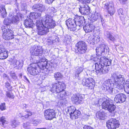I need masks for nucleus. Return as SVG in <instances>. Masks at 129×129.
Returning a JSON list of instances; mask_svg holds the SVG:
<instances>
[{"label": "nucleus", "mask_w": 129, "mask_h": 129, "mask_svg": "<svg viewBox=\"0 0 129 129\" xmlns=\"http://www.w3.org/2000/svg\"><path fill=\"white\" fill-rule=\"evenodd\" d=\"M32 9L35 11L41 12L45 11L46 10L45 6L41 4H35L32 7Z\"/></svg>", "instance_id": "obj_17"}, {"label": "nucleus", "mask_w": 129, "mask_h": 129, "mask_svg": "<svg viewBox=\"0 0 129 129\" xmlns=\"http://www.w3.org/2000/svg\"><path fill=\"white\" fill-rule=\"evenodd\" d=\"M71 36L69 35H66L65 36L64 39L63 40V42L68 44H69L71 40Z\"/></svg>", "instance_id": "obj_34"}, {"label": "nucleus", "mask_w": 129, "mask_h": 129, "mask_svg": "<svg viewBox=\"0 0 129 129\" xmlns=\"http://www.w3.org/2000/svg\"><path fill=\"white\" fill-rule=\"evenodd\" d=\"M100 60L99 62L95 63L93 65L95 68L97 74L99 76L107 73L109 70L107 66H110L111 64V60L105 56L101 57Z\"/></svg>", "instance_id": "obj_3"}, {"label": "nucleus", "mask_w": 129, "mask_h": 129, "mask_svg": "<svg viewBox=\"0 0 129 129\" xmlns=\"http://www.w3.org/2000/svg\"><path fill=\"white\" fill-rule=\"evenodd\" d=\"M54 0H45V2L49 4H51Z\"/></svg>", "instance_id": "obj_56"}, {"label": "nucleus", "mask_w": 129, "mask_h": 129, "mask_svg": "<svg viewBox=\"0 0 129 129\" xmlns=\"http://www.w3.org/2000/svg\"><path fill=\"white\" fill-rule=\"evenodd\" d=\"M106 125L108 129H116L119 127L120 124L119 121L112 118L107 121Z\"/></svg>", "instance_id": "obj_12"}, {"label": "nucleus", "mask_w": 129, "mask_h": 129, "mask_svg": "<svg viewBox=\"0 0 129 129\" xmlns=\"http://www.w3.org/2000/svg\"><path fill=\"white\" fill-rule=\"evenodd\" d=\"M96 116L100 119L104 120L106 118V113L103 111L99 112L96 113Z\"/></svg>", "instance_id": "obj_25"}, {"label": "nucleus", "mask_w": 129, "mask_h": 129, "mask_svg": "<svg viewBox=\"0 0 129 129\" xmlns=\"http://www.w3.org/2000/svg\"><path fill=\"white\" fill-rule=\"evenodd\" d=\"M51 40L50 39V41L48 42H49L50 43V44H52L54 43L55 42L58 41V38L57 37L55 36H53L51 37Z\"/></svg>", "instance_id": "obj_39"}, {"label": "nucleus", "mask_w": 129, "mask_h": 129, "mask_svg": "<svg viewBox=\"0 0 129 129\" xmlns=\"http://www.w3.org/2000/svg\"><path fill=\"white\" fill-rule=\"evenodd\" d=\"M5 26H4L5 28L10 29V24L12 23L11 17L9 18H6L4 22Z\"/></svg>", "instance_id": "obj_30"}, {"label": "nucleus", "mask_w": 129, "mask_h": 129, "mask_svg": "<svg viewBox=\"0 0 129 129\" xmlns=\"http://www.w3.org/2000/svg\"><path fill=\"white\" fill-rule=\"evenodd\" d=\"M102 8L108 10V13L111 15H113L115 11L112 2L106 3L105 1L102 3Z\"/></svg>", "instance_id": "obj_10"}, {"label": "nucleus", "mask_w": 129, "mask_h": 129, "mask_svg": "<svg viewBox=\"0 0 129 129\" xmlns=\"http://www.w3.org/2000/svg\"><path fill=\"white\" fill-rule=\"evenodd\" d=\"M59 112L58 109H48L44 112L45 117L46 120H51L56 117V115Z\"/></svg>", "instance_id": "obj_9"}, {"label": "nucleus", "mask_w": 129, "mask_h": 129, "mask_svg": "<svg viewBox=\"0 0 129 129\" xmlns=\"http://www.w3.org/2000/svg\"><path fill=\"white\" fill-rule=\"evenodd\" d=\"M43 49L40 46H34L30 49V52L31 54L33 55L38 56L40 58V60L42 58H45L42 56Z\"/></svg>", "instance_id": "obj_8"}, {"label": "nucleus", "mask_w": 129, "mask_h": 129, "mask_svg": "<svg viewBox=\"0 0 129 129\" xmlns=\"http://www.w3.org/2000/svg\"><path fill=\"white\" fill-rule=\"evenodd\" d=\"M110 104V101L109 100H106L104 102L103 104H102L103 108L107 109L108 107V106Z\"/></svg>", "instance_id": "obj_33"}, {"label": "nucleus", "mask_w": 129, "mask_h": 129, "mask_svg": "<svg viewBox=\"0 0 129 129\" xmlns=\"http://www.w3.org/2000/svg\"><path fill=\"white\" fill-rule=\"evenodd\" d=\"M82 83L84 86L87 87L88 89H93L95 86L94 80L91 78L83 79Z\"/></svg>", "instance_id": "obj_14"}, {"label": "nucleus", "mask_w": 129, "mask_h": 129, "mask_svg": "<svg viewBox=\"0 0 129 129\" xmlns=\"http://www.w3.org/2000/svg\"><path fill=\"white\" fill-rule=\"evenodd\" d=\"M94 42L95 41L97 43L100 41V37L98 36H94Z\"/></svg>", "instance_id": "obj_54"}, {"label": "nucleus", "mask_w": 129, "mask_h": 129, "mask_svg": "<svg viewBox=\"0 0 129 129\" xmlns=\"http://www.w3.org/2000/svg\"><path fill=\"white\" fill-rule=\"evenodd\" d=\"M66 22L69 30L74 31L77 29V26L76 24V21L74 19H69L67 20Z\"/></svg>", "instance_id": "obj_15"}, {"label": "nucleus", "mask_w": 129, "mask_h": 129, "mask_svg": "<svg viewBox=\"0 0 129 129\" xmlns=\"http://www.w3.org/2000/svg\"><path fill=\"white\" fill-rule=\"evenodd\" d=\"M73 101L75 103L78 104L81 103L83 100V98L81 95L79 94H74L72 97Z\"/></svg>", "instance_id": "obj_20"}, {"label": "nucleus", "mask_w": 129, "mask_h": 129, "mask_svg": "<svg viewBox=\"0 0 129 129\" xmlns=\"http://www.w3.org/2000/svg\"><path fill=\"white\" fill-rule=\"evenodd\" d=\"M14 66L16 68V69H20L23 65V61L22 60H19L18 61L16 60Z\"/></svg>", "instance_id": "obj_28"}, {"label": "nucleus", "mask_w": 129, "mask_h": 129, "mask_svg": "<svg viewBox=\"0 0 129 129\" xmlns=\"http://www.w3.org/2000/svg\"><path fill=\"white\" fill-rule=\"evenodd\" d=\"M118 12L119 15L121 14V16H122V15H123L122 9L120 8L118 10Z\"/></svg>", "instance_id": "obj_55"}, {"label": "nucleus", "mask_w": 129, "mask_h": 129, "mask_svg": "<svg viewBox=\"0 0 129 129\" xmlns=\"http://www.w3.org/2000/svg\"><path fill=\"white\" fill-rule=\"evenodd\" d=\"M49 65L46 59L45 58H42L38 64L34 63L31 64L27 68L28 73L33 75H38L41 76V73L40 72V69L44 70L46 68L48 69Z\"/></svg>", "instance_id": "obj_2"}, {"label": "nucleus", "mask_w": 129, "mask_h": 129, "mask_svg": "<svg viewBox=\"0 0 129 129\" xmlns=\"http://www.w3.org/2000/svg\"><path fill=\"white\" fill-rule=\"evenodd\" d=\"M100 17H101V15L100 13L96 11H95L93 14H92L91 20L94 22L97 20Z\"/></svg>", "instance_id": "obj_29"}, {"label": "nucleus", "mask_w": 129, "mask_h": 129, "mask_svg": "<svg viewBox=\"0 0 129 129\" xmlns=\"http://www.w3.org/2000/svg\"><path fill=\"white\" fill-rule=\"evenodd\" d=\"M79 1L83 4H85L87 3H89L91 0H77Z\"/></svg>", "instance_id": "obj_47"}, {"label": "nucleus", "mask_w": 129, "mask_h": 129, "mask_svg": "<svg viewBox=\"0 0 129 129\" xmlns=\"http://www.w3.org/2000/svg\"><path fill=\"white\" fill-rule=\"evenodd\" d=\"M120 3L123 4L124 3V2L126 1L127 0H119Z\"/></svg>", "instance_id": "obj_62"}, {"label": "nucleus", "mask_w": 129, "mask_h": 129, "mask_svg": "<svg viewBox=\"0 0 129 129\" xmlns=\"http://www.w3.org/2000/svg\"><path fill=\"white\" fill-rule=\"evenodd\" d=\"M108 39L110 40L111 41H114L115 40L114 37L111 34L109 37L107 38Z\"/></svg>", "instance_id": "obj_52"}, {"label": "nucleus", "mask_w": 129, "mask_h": 129, "mask_svg": "<svg viewBox=\"0 0 129 129\" xmlns=\"http://www.w3.org/2000/svg\"><path fill=\"white\" fill-rule=\"evenodd\" d=\"M0 121L2 123V124L3 126L6 121L5 117L3 116L1 117L0 118Z\"/></svg>", "instance_id": "obj_51"}, {"label": "nucleus", "mask_w": 129, "mask_h": 129, "mask_svg": "<svg viewBox=\"0 0 129 129\" xmlns=\"http://www.w3.org/2000/svg\"><path fill=\"white\" fill-rule=\"evenodd\" d=\"M41 121L39 119L33 120L31 121V122L35 126H37L38 124L41 123Z\"/></svg>", "instance_id": "obj_42"}, {"label": "nucleus", "mask_w": 129, "mask_h": 129, "mask_svg": "<svg viewBox=\"0 0 129 129\" xmlns=\"http://www.w3.org/2000/svg\"><path fill=\"white\" fill-rule=\"evenodd\" d=\"M11 20L13 24L17 23L19 21V18L18 16H15L11 17Z\"/></svg>", "instance_id": "obj_36"}, {"label": "nucleus", "mask_w": 129, "mask_h": 129, "mask_svg": "<svg viewBox=\"0 0 129 129\" xmlns=\"http://www.w3.org/2000/svg\"><path fill=\"white\" fill-rule=\"evenodd\" d=\"M98 59V58L97 57H94V58L93 56H91V57L90 59L91 60L94 61H95L96 60H97Z\"/></svg>", "instance_id": "obj_60"}, {"label": "nucleus", "mask_w": 129, "mask_h": 129, "mask_svg": "<svg viewBox=\"0 0 129 129\" xmlns=\"http://www.w3.org/2000/svg\"><path fill=\"white\" fill-rule=\"evenodd\" d=\"M121 19L122 21L123 24L124 25L128 24L129 22V17L127 16H125L122 15L120 16Z\"/></svg>", "instance_id": "obj_27"}, {"label": "nucleus", "mask_w": 129, "mask_h": 129, "mask_svg": "<svg viewBox=\"0 0 129 129\" xmlns=\"http://www.w3.org/2000/svg\"><path fill=\"white\" fill-rule=\"evenodd\" d=\"M104 101V99H100L98 101V104L100 106L101 105H102V104H103V103Z\"/></svg>", "instance_id": "obj_53"}, {"label": "nucleus", "mask_w": 129, "mask_h": 129, "mask_svg": "<svg viewBox=\"0 0 129 129\" xmlns=\"http://www.w3.org/2000/svg\"><path fill=\"white\" fill-rule=\"evenodd\" d=\"M116 106L113 104H111L108 106V107L107 108V110L109 112H112L115 110Z\"/></svg>", "instance_id": "obj_37"}, {"label": "nucleus", "mask_w": 129, "mask_h": 129, "mask_svg": "<svg viewBox=\"0 0 129 129\" xmlns=\"http://www.w3.org/2000/svg\"><path fill=\"white\" fill-rule=\"evenodd\" d=\"M79 12L81 13L84 15H88L89 13V8L87 5L80 7L79 9Z\"/></svg>", "instance_id": "obj_19"}, {"label": "nucleus", "mask_w": 129, "mask_h": 129, "mask_svg": "<svg viewBox=\"0 0 129 129\" xmlns=\"http://www.w3.org/2000/svg\"><path fill=\"white\" fill-rule=\"evenodd\" d=\"M47 128H37V129H46Z\"/></svg>", "instance_id": "obj_63"}, {"label": "nucleus", "mask_w": 129, "mask_h": 129, "mask_svg": "<svg viewBox=\"0 0 129 129\" xmlns=\"http://www.w3.org/2000/svg\"><path fill=\"white\" fill-rule=\"evenodd\" d=\"M77 48L75 52L78 54H83L85 53L87 49L86 43L84 41H80L76 44Z\"/></svg>", "instance_id": "obj_7"}, {"label": "nucleus", "mask_w": 129, "mask_h": 129, "mask_svg": "<svg viewBox=\"0 0 129 129\" xmlns=\"http://www.w3.org/2000/svg\"><path fill=\"white\" fill-rule=\"evenodd\" d=\"M125 87H129V79L127 80L125 82Z\"/></svg>", "instance_id": "obj_59"}, {"label": "nucleus", "mask_w": 129, "mask_h": 129, "mask_svg": "<svg viewBox=\"0 0 129 129\" xmlns=\"http://www.w3.org/2000/svg\"><path fill=\"white\" fill-rule=\"evenodd\" d=\"M10 84L8 82H7L6 83V87L8 88V87H10Z\"/></svg>", "instance_id": "obj_61"}, {"label": "nucleus", "mask_w": 129, "mask_h": 129, "mask_svg": "<svg viewBox=\"0 0 129 129\" xmlns=\"http://www.w3.org/2000/svg\"><path fill=\"white\" fill-rule=\"evenodd\" d=\"M76 21V24L77 27H81L83 26L85 24V21L83 17H79L77 19H74Z\"/></svg>", "instance_id": "obj_22"}, {"label": "nucleus", "mask_w": 129, "mask_h": 129, "mask_svg": "<svg viewBox=\"0 0 129 129\" xmlns=\"http://www.w3.org/2000/svg\"><path fill=\"white\" fill-rule=\"evenodd\" d=\"M41 14L40 13L38 12H31L29 14V17L30 18L33 19H39L41 16Z\"/></svg>", "instance_id": "obj_24"}, {"label": "nucleus", "mask_w": 129, "mask_h": 129, "mask_svg": "<svg viewBox=\"0 0 129 129\" xmlns=\"http://www.w3.org/2000/svg\"><path fill=\"white\" fill-rule=\"evenodd\" d=\"M6 107L5 103L2 104L1 105H0V109L2 111L5 110L6 109Z\"/></svg>", "instance_id": "obj_49"}, {"label": "nucleus", "mask_w": 129, "mask_h": 129, "mask_svg": "<svg viewBox=\"0 0 129 129\" xmlns=\"http://www.w3.org/2000/svg\"><path fill=\"white\" fill-rule=\"evenodd\" d=\"M81 112L78 110H75L73 113L71 114L70 117L72 119H76L78 118L80 115Z\"/></svg>", "instance_id": "obj_26"}, {"label": "nucleus", "mask_w": 129, "mask_h": 129, "mask_svg": "<svg viewBox=\"0 0 129 129\" xmlns=\"http://www.w3.org/2000/svg\"><path fill=\"white\" fill-rule=\"evenodd\" d=\"M126 99V95L123 93H120L116 95L114 99L115 102L121 103L125 102Z\"/></svg>", "instance_id": "obj_16"}, {"label": "nucleus", "mask_w": 129, "mask_h": 129, "mask_svg": "<svg viewBox=\"0 0 129 129\" xmlns=\"http://www.w3.org/2000/svg\"><path fill=\"white\" fill-rule=\"evenodd\" d=\"M111 34L110 32L109 31H105L104 33L105 37L107 39Z\"/></svg>", "instance_id": "obj_48"}, {"label": "nucleus", "mask_w": 129, "mask_h": 129, "mask_svg": "<svg viewBox=\"0 0 129 129\" xmlns=\"http://www.w3.org/2000/svg\"><path fill=\"white\" fill-rule=\"evenodd\" d=\"M54 77L55 80H60L62 79L63 75L59 72H57L54 74Z\"/></svg>", "instance_id": "obj_32"}, {"label": "nucleus", "mask_w": 129, "mask_h": 129, "mask_svg": "<svg viewBox=\"0 0 129 129\" xmlns=\"http://www.w3.org/2000/svg\"><path fill=\"white\" fill-rule=\"evenodd\" d=\"M83 129H93L92 127L89 126L85 125L83 127Z\"/></svg>", "instance_id": "obj_57"}, {"label": "nucleus", "mask_w": 129, "mask_h": 129, "mask_svg": "<svg viewBox=\"0 0 129 129\" xmlns=\"http://www.w3.org/2000/svg\"><path fill=\"white\" fill-rule=\"evenodd\" d=\"M94 37L92 34L88 35V38L87 40L88 43L92 45L94 44Z\"/></svg>", "instance_id": "obj_31"}, {"label": "nucleus", "mask_w": 129, "mask_h": 129, "mask_svg": "<svg viewBox=\"0 0 129 129\" xmlns=\"http://www.w3.org/2000/svg\"><path fill=\"white\" fill-rule=\"evenodd\" d=\"M2 12V16L3 18H4L6 16L7 13L4 8L0 7V13Z\"/></svg>", "instance_id": "obj_40"}, {"label": "nucleus", "mask_w": 129, "mask_h": 129, "mask_svg": "<svg viewBox=\"0 0 129 129\" xmlns=\"http://www.w3.org/2000/svg\"><path fill=\"white\" fill-rule=\"evenodd\" d=\"M8 53L3 46L0 47V59H4L8 57Z\"/></svg>", "instance_id": "obj_18"}, {"label": "nucleus", "mask_w": 129, "mask_h": 129, "mask_svg": "<svg viewBox=\"0 0 129 129\" xmlns=\"http://www.w3.org/2000/svg\"><path fill=\"white\" fill-rule=\"evenodd\" d=\"M95 27L94 24H89L83 27V29L86 33L92 31Z\"/></svg>", "instance_id": "obj_23"}, {"label": "nucleus", "mask_w": 129, "mask_h": 129, "mask_svg": "<svg viewBox=\"0 0 129 129\" xmlns=\"http://www.w3.org/2000/svg\"><path fill=\"white\" fill-rule=\"evenodd\" d=\"M112 76L114 80V83L111 79H109L105 81L101 86L103 91L111 94L113 93L114 85L116 88L121 89L123 87V84L125 83L124 76L117 72H114L112 75Z\"/></svg>", "instance_id": "obj_1"}, {"label": "nucleus", "mask_w": 129, "mask_h": 129, "mask_svg": "<svg viewBox=\"0 0 129 129\" xmlns=\"http://www.w3.org/2000/svg\"><path fill=\"white\" fill-rule=\"evenodd\" d=\"M6 95L10 99H14L15 97L13 93L8 91L6 92Z\"/></svg>", "instance_id": "obj_43"}, {"label": "nucleus", "mask_w": 129, "mask_h": 129, "mask_svg": "<svg viewBox=\"0 0 129 129\" xmlns=\"http://www.w3.org/2000/svg\"><path fill=\"white\" fill-rule=\"evenodd\" d=\"M68 112L71 114L73 113V112L76 110L74 106H72L69 107L68 108Z\"/></svg>", "instance_id": "obj_41"}, {"label": "nucleus", "mask_w": 129, "mask_h": 129, "mask_svg": "<svg viewBox=\"0 0 129 129\" xmlns=\"http://www.w3.org/2000/svg\"><path fill=\"white\" fill-rule=\"evenodd\" d=\"M96 50L97 54L99 55L102 54H107L109 51L108 47L104 43L101 44L99 47H97Z\"/></svg>", "instance_id": "obj_13"}, {"label": "nucleus", "mask_w": 129, "mask_h": 129, "mask_svg": "<svg viewBox=\"0 0 129 129\" xmlns=\"http://www.w3.org/2000/svg\"><path fill=\"white\" fill-rule=\"evenodd\" d=\"M100 18H101V21H102V22H103V18H101V17H100Z\"/></svg>", "instance_id": "obj_64"}, {"label": "nucleus", "mask_w": 129, "mask_h": 129, "mask_svg": "<svg viewBox=\"0 0 129 129\" xmlns=\"http://www.w3.org/2000/svg\"><path fill=\"white\" fill-rule=\"evenodd\" d=\"M25 114H26L24 115V118H28L29 116H31L32 114V112L29 110H27L25 111Z\"/></svg>", "instance_id": "obj_45"}, {"label": "nucleus", "mask_w": 129, "mask_h": 129, "mask_svg": "<svg viewBox=\"0 0 129 129\" xmlns=\"http://www.w3.org/2000/svg\"><path fill=\"white\" fill-rule=\"evenodd\" d=\"M60 93L59 96H60V99H61L63 98V97L65 96L66 94V92L64 90L63 91L59 92V93Z\"/></svg>", "instance_id": "obj_46"}, {"label": "nucleus", "mask_w": 129, "mask_h": 129, "mask_svg": "<svg viewBox=\"0 0 129 129\" xmlns=\"http://www.w3.org/2000/svg\"><path fill=\"white\" fill-rule=\"evenodd\" d=\"M10 74L11 76L14 79H15L17 78V77L15 73L13 72H10Z\"/></svg>", "instance_id": "obj_50"}, {"label": "nucleus", "mask_w": 129, "mask_h": 129, "mask_svg": "<svg viewBox=\"0 0 129 129\" xmlns=\"http://www.w3.org/2000/svg\"><path fill=\"white\" fill-rule=\"evenodd\" d=\"M41 21V22L40 20H37L36 23V25L38 30V34L39 35L46 34L49 31V29L53 28L56 25V23L54 22L51 23L45 20L44 22L42 19Z\"/></svg>", "instance_id": "obj_4"}, {"label": "nucleus", "mask_w": 129, "mask_h": 129, "mask_svg": "<svg viewBox=\"0 0 129 129\" xmlns=\"http://www.w3.org/2000/svg\"><path fill=\"white\" fill-rule=\"evenodd\" d=\"M3 32V37L5 40H10L14 38L13 32L10 29L3 28L2 29Z\"/></svg>", "instance_id": "obj_11"}, {"label": "nucleus", "mask_w": 129, "mask_h": 129, "mask_svg": "<svg viewBox=\"0 0 129 129\" xmlns=\"http://www.w3.org/2000/svg\"><path fill=\"white\" fill-rule=\"evenodd\" d=\"M83 69V67L82 66L79 67L76 69L75 74V76L76 77H79V74L82 71Z\"/></svg>", "instance_id": "obj_35"}, {"label": "nucleus", "mask_w": 129, "mask_h": 129, "mask_svg": "<svg viewBox=\"0 0 129 129\" xmlns=\"http://www.w3.org/2000/svg\"><path fill=\"white\" fill-rule=\"evenodd\" d=\"M56 11V10L54 7H49L47 10V12L45 15L42 19H43V21L44 22L45 20L50 22L52 23L54 22L55 23V21L53 20L52 17Z\"/></svg>", "instance_id": "obj_5"}, {"label": "nucleus", "mask_w": 129, "mask_h": 129, "mask_svg": "<svg viewBox=\"0 0 129 129\" xmlns=\"http://www.w3.org/2000/svg\"><path fill=\"white\" fill-rule=\"evenodd\" d=\"M124 91L126 93H129V87H125Z\"/></svg>", "instance_id": "obj_58"}, {"label": "nucleus", "mask_w": 129, "mask_h": 129, "mask_svg": "<svg viewBox=\"0 0 129 129\" xmlns=\"http://www.w3.org/2000/svg\"><path fill=\"white\" fill-rule=\"evenodd\" d=\"M19 123L17 121L13 120L11 122V125L13 128H15L19 125Z\"/></svg>", "instance_id": "obj_38"}, {"label": "nucleus", "mask_w": 129, "mask_h": 129, "mask_svg": "<svg viewBox=\"0 0 129 129\" xmlns=\"http://www.w3.org/2000/svg\"><path fill=\"white\" fill-rule=\"evenodd\" d=\"M50 91L53 93L56 92L59 93L64 90L65 86V84L62 82L58 81L57 83L52 84Z\"/></svg>", "instance_id": "obj_6"}, {"label": "nucleus", "mask_w": 129, "mask_h": 129, "mask_svg": "<svg viewBox=\"0 0 129 129\" xmlns=\"http://www.w3.org/2000/svg\"><path fill=\"white\" fill-rule=\"evenodd\" d=\"M23 128L25 129H29L30 128V123L29 122L23 123Z\"/></svg>", "instance_id": "obj_44"}, {"label": "nucleus", "mask_w": 129, "mask_h": 129, "mask_svg": "<svg viewBox=\"0 0 129 129\" xmlns=\"http://www.w3.org/2000/svg\"><path fill=\"white\" fill-rule=\"evenodd\" d=\"M33 19L30 17L28 18L25 20L24 22L25 26L26 27L33 28L35 25L34 24L32 20Z\"/></svg>", "instance_id": "obj_21"}]
</instances>
